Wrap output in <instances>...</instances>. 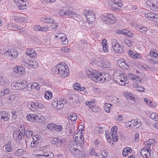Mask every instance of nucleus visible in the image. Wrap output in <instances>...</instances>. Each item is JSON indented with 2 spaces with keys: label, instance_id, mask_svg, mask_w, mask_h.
Returning a JSON list of instances; mask_svg holds the SVG:
<instances>
[{
  "label": "nucleus",
  "instance_id": "f257e3e1",
  "mask_svg": "<svg viewBox=\"0 0 158 158\" xmlns=\"http://www.w3.org/2000/svg\"><path fill=\"white\" fill-rule=\"evenodd\" d=\"M54 68L63 78H65L69 75L68 66L64 63H60Z\"/></svg>",
  "mask_w": 158,
  "mask_h": 158
},
{
  "label": "nucleus",
  "instance_id": "f03ea898",
  "mask_svg": "<svg viewBox=\"0 0 158 158\" xmlns=\"http://www.w3.org/2000/svg\"><path fill=\"white\" fill-rule=\"evenodd\" d=\"M77 145H75V143L70 142L68 145L69 149L71 153L77 158H82L84 156L83 152L79 150Z\"/></svg>",
  "mask_w": 158,
  "mask_h": 158
},
{
  "label": "nucleus",
  "instance_id": "7ed1b4c3",
  "mask_svg": "<svg viewBox=\"0 0 158 158\" xmlns=\"http://www.w3.org/2000/svg\"><path fill=\"white\" fill-rule=\"evenodd\" d=\"M27 86V82L25 80H19L14 82L11 85L12 88L15 90H22Z\"/></svg>",
  "mask_w": 158,
  "mask_h": 158
},
{
  "label": "nucleus",
  "instance_id": "20e7f679",
  "mask_svg": "<svg viewBox=\"0 0 158 158\" xmlns=\"http://www.w3.org/2000/svg\"><path fill=\"white\" fill-rule=\"evenodd\" d=\"M114 76L116 78V81L120 85H125L127 83V77L123 73H119L116 72L114 73Z\"/></svg>",
  "mask_w": 158,
  "mask_h": 158
},
{
  "label": "nucleus",
  "instance_id": "39448f33",
  "mask_svg": "<svg viewBox=\"0 0 158 158\" xmlns=\"http://www.w3.org/2000/svg\"><path fill=\"white\" fill-rule=\"evenodd\" d=\"M83 14L89 24H92L95 21L96 18L95 15L92 11L85 10L83 11Z\"/></svg>",
  "mask_w": 158,
  "mask_h": 158
},
{
  "label": "nucleus",
  "instance_id": "423d86ee",
  "mask_svg": "<svg viewBox=\"0 0 158 158\" xmlns=\"http://www.w3.org/2000/svg\"><path fill=\"white\" fill-rule=\"evenodd\" d=\"M101 19L102 21L109 24H113L116 22V18L111 14H107L106 16L103 15Z\"/></svg>",
  "mask_w": 158,
  "mask_h": 158
},
{
  "label": "nucleus",
  "instance_id": "0eeeda50",
  "mask_svg": "<svg viewBox=\"0 0 158 158\" xmlns=\"http://www.w3.org/2000/svg\"><path fill=\"white\" fill-rule=\"evenodd\" d=\"M59 14L61 16L67 15L73 18L77 16V14L75 12L69 10L65 9V8L60 10L59 12Z\"/></svg>",
  "mask_w": 158,
  "mask_h": 158
},
{
  "label": "nucleus",
  "instance_id": "6e6552de",
  "mask_svg": "<svg viewBox=\"0 0 158 158\" xmlns=\"http://www.w3.org/2000/svg\"><path fill=\"white\" fill-rule=\"evenodd\" d=\"M147 3L152 10L157 11L158 10V0H150L147 1Z\"/></svg>",
  "mask_w": 158,
  "mask_h": 158
},
{
  "label": "nucleus",
  "instance_id": "1a4fd4ad",
  "mask_svg": "<svg viewBox=\"0 0 158 158\" xmlns=\"http://www.w3.org/2000/svg\"><path fill=\"white\" fill-rule=\"evenodd\" d=\"M100 82H106L110 81L111 79V77L109 74L106 73H101L100 77Z\"/></svg>",
  "mask_w": 158,
  "mask_h": 158
},
{
  "label": "nucleus",
  "instance_id": "9d476101",
  "mask_svg": "<svg viewBox=\"0 0 158 158\" xmlns=\"http://www.w3.org/2000/svg\"><path fill=\"white\" fill-rule=\"evenodd\" d=\"M101 73L94 71L91 75L92 77L90 78L93 81L96 82H100V77H101Z\"/></svg>",
  "mask_w": 158,
  "mask_h": 158
},
{
  "label": "nucleus",
  "instance_id": "9b49d317",
  "mask_svg": "<svg viewBox=\"0 0 158 158\" xmlns=\"http://www.w3.org/2000/svg\"><path fill=\"white\" fill-rule=\"evenodd\" d=\"M128 77L130 80H132L137 83L141 82V79L135 75L133 73H129L128 75Z\"/></svg>",
  "mask_w": 158,
  "mask_h": 158
},
{
  "label": "nucleus",
  "instance_id": "f8f14e48",
  "mask_svg": "<svg viewBox=\"0 0 158 158\" xmlns=\"http://www.w3.org/2000/svg\"><path fill=\"white\" fill-rule=\"evenodd\" d=\"M5 54L6 55L9 54L10 56L15 58L17 57L18 55L17 51L14 49H9L5 52Z\"/></svg>",
  "mask_w": 158,
  "mask_h": 158
},
{
  "label": "nucleus",
  "instance_id": "ddd939ff",
  "mask_svg": "<svg viewBox=\"0 0 158 158\" xmlns=\"http://www.w3.org/2000/svg\"><path fill=\"white\" fill-rule=\"evenodd\" d=\"M118 129H111L110 133L111 134L112 139L114 142L118 141V136L117 134Z\"/></svg>",
  "mask_w": 158,
  "mask_h": 158
},
{
  "label": "nucleus",
  "instance_id": "4468645a",
  "mask_svg": "<svg viewBox=\"0 0 158 158\" xmlns=\"http://www.w3.org/2000/svg\"><path fill=\"white\" fill-rule=\"evenodd\" d=\"M13 137L14 139L15 138L17 142H19L22 139V137L18 131H14L13 132Z\"/></svg>",
  "mask_w": 158,
  "mask_h": 158
},
{
  "label": "nucleus",
  "instance_id": "2eb2a0df",
  "mask_svg": "<svg viewBox=\"0 0 158 158\" xmlns=\"http://www.w3.org/2000/svg\"><path fill=\"white\" fill-rule=\"evenodd\" d=\"M157 15L154 13L149 12L145 14V17L149 20L154 22L155 18L156 17Z\"/></svg>",
  "mask_w": 158,
  "mask_h": 158
},
{
  "label": "nucleus",
  "instance_id": "dca6fc26",
  "mask_svg": "<svg viewBox=\"0 0 158 158\" xmlns=\"http://www.w3.org/2000/svg\"><path fill=\"white\" fill-rule=\"evenodd\" d=\"M26 54L31 57H35L36 54L34 50L32 49H28L26 52Z\"/></svg>",
  "mask_w": 158,
  "mask_h": 158
},
{
  "label": "nucleus",
  "instance_id": "f3484780",
  "mask_svg": "<svg viewBox=\"0 0 158 158\" xmlns=\"http://www.w3.org/2000/svg\"><path fill=\"white\" fill-rule=\"evenodd\" d=\"M137 119H138L135 120L132 119L131 121L128 122L127 123H126L125 124L126 127L127 128H134L135 126L137 124V123H136Z\"/></svg>",
  "mask_w": 158,
  "mask_h": 158
},
{
  "label": "nucleus",
  "instance_id": "a211bd4d",
  "mask_svg": "<svg viewBox=\"0 0 158 158\" xmlns=\"http://www.w3.org/2000/svg\"><path fill=\"white\" fill-rule=\"evenodd\" d=\"M40 156L42 157V158H52L53 156L52 153L50 152H45L42 153V155Z\"/></svg>",
  "mask_w": 158,
  "mask_h": 158
},
{
  "label": "nucleus",
  "instance_id": "6ab92c4d",
  "mask_svg": "<svg viewBox=\"0 0 158 158\" xmlns=\"http://www.w3.org/2000/svg\"><path fill=\"white\" fill-rule=\"evenodd\" d=\"M13 71L15 73L22 74L24 72V69L20 66H17L13 69Z\"/></svg>",
  "mask_w": 158,
  "mask_h": 158
},
{
  "label": "nucleus",
  "instance_id": "aec40b11",
  "mask_svg": "<svg viewBox=\"0 0 158 158\" xmlns=\"http://www.w3.org/2000/svg\"><path fill=\"white\" fill-rule=\"evenodd\" d=\"M141 154L143 158H145V157L146 156H150V151L146 150L145 148H143L141 150Z\"/></svg>",
  "mask_w": 158,
  "mask_h": 158
},
{
  "label": "nucleus",
  "instance_id": "412c9836",
  "mask_svg": "<svg viewBox=\"0 0 158 158\" xmlns=\"http://www.w3.org/2000/svg\"><path fill=\"white\" fill-rule=\"evenodd\" d=\"M114 50L117 53H121L123 52V49L119 44L113 47Z\"/></svg>",
  "mask_w": 158,
  "mask_h": 158
},
{
  "label": "nucleus",
  "instance_id": "4be33fe9",
  "mask_svg": "<svg viewBox=\"0 0 158 158\" xmlns=\"http://www.w3.org/2000/svg\"><path fill=\"white\" fill-rule=\"evenodd\" d=\"M5 149L6 152H10L11 151L12 148L10 142H8L3 147V149Z\"/></svg>",
  "mask_w": 158,
  "mask_h": 158
},
{
  "label": "nucleus",
  "instance_id": "5701e85b",
  "mask_svg": "<svg viewBox=\"0 0 158 158\" xmlns=\"http://www.w3.org/2000/svg\"><path fill=\"white\" fill-rule=\"evenodd\" d=\"M41 20L43 22L46 23H53L54 22V19L52 18H42Z\"/></svg>",
  "mask_w": 158,
  "mask_h": 158
},
{
  "label": "nucleus",
  "instance_id": "b1692460",
  "mask_svg": "<svg viewBox=\"0 0 158 158\" xmlns=\"http://www.w3.org/2000/svg\"><path fill=\"white\" fill-rule=\"evenodd\" d=\"M47 128H62V126L61 125L59 126L53 123H49L47 126Z\"/></svg>",
  "mask_w": 158,
  "mask_h": 158
},
{
  "label": "nucleus",
  "instance_id": "393cba45",
  "mask_svg": "<svg viewBox=\"0 0 158 158\" xmlns=\"http://www.w3.org/2000/svg\"><path fill=\"white\" fill-rule=\"evenodd\" d=\"M81 130L79 129L78 131H77V130L76 131V133H75L74 135L75 138H77L78 137L80 138V137H83V133H82V131H84V129H81Z\"/></svg>",
  "mask_w": 158,
  "mask_h": 158
},
{
  "label": "nucleus",
  "instance_id": "a878e982",
  "mask_svg": "<svg viewBox=\"0 0 158 158\" xmlns=\"http://www.w3.org/2000/svg\"><path fill=\"white\" fill-rule=\"evenodd\" d=\"M15 96L14 95L11 94L8 96L7 98V100L9 104H11L15 99Z\"/></svg>",
  "mask_w": 158,
  "mask_h": 158
},
{
  "label": "nucleus",
  "instance_id": "bb28decb",
  "mask_svg": "<svg viewBox=\"0 0 158 158\" xmlns=\"http://www.w3.org/2000/svg\"><path fill=\"white\" fill-rule=\"evenodd\" d=\"M83 140L84 138L83 137H80V138L78 137L77 138H75V142H71L75 143V145H77L78 144H81L83 142Z\"/></svg>",
  "mask_w": 158,
  "mask_h": 158
},
{
  "label": "nucleus",
  "instance_id": "cd10ccee",
  "mask_svg": "<svg viewBox=\"0 0 158 158\" xmlns=\"http://www.w3.org/2000/svg\"><path fill=\"white\" fill-rule=\"evenodd\" d=\"M26 6V4L25 3L24 0H22L20 3L17 4V6L19 10H22L25 9V7Z\"/></svg>",
  "mask_w": 158,
  "mask_h": 158
},
{
  "label": "nucleus",
  "instance_id": "c85d7f7f",
  "mask_svg": "<svg viewBox=\"0 0 158 158\" xmlns=\"http://www.w3.org/2000/svg\"><path fill=\"white\" fill-rule=\"evenodd\" d=\"M68 117L69 119L72 121H75L77 118V115L74 113L70 114L68 116Z\"/></svg>",
  "mask_w": 158,
  "mask_h": 158
},
{
  "label": "nucleus",
  "instance_id": "c756f323",
  "mask_svg": "<svg viewBox=\"0 0 158 158\" xmlns=\"http://www.w3.org/2000/svg\"><path fill=\"white\" fill-rule=\"evenodd\" d=\"M111 106V104L106 103L104 106V110L107 113H109L110 111V108Z\"/></svg>",
  "mask_w": 158,
  "mask_h": 158
},
{
  "label": "nucleus",
  "instance_id": "7c9ffc66",
  "mask_svg": "<svg viewBox=\"0 0 158 158\" xmlns=\"http://www.w3.org/2000/svg\"><path fill=\"white\" fill-rule=\"evenodd\" d=\"M61 41L63 42L64 44H68V41L67 37L66 36L65 34H63V35L60 37Z\"/></svg>",
  "mask_w": 158,
  "mask_h": 158
},
{
  "label": "nucleus",
  "instance_id": "2f4dec72",
  "mask_svg": "<svg viewBox=\"0 0 158 158\" xmlns=\"http://www.w3.org/2000/svg\"><path fill=\"white\" fill-rule=\"evenodd\" d=\"M44 97L46 99L49 100L52 98V94L50 92L46 91L44 94Z\"/></svg>",
  "mask_w": 158,
  "mask_h": 158
},
{
  "label": "nucleus",
  "instance_id": "473e14b6",
  "mask_svg": "<svg viewBox=\"0 0 158 158\" xmlns=\"http://www.w3.org/2000/svg\"><path fill=\"white\" fill-rule=\"evenodd\" d=\"M111 65V64L109 61L108 60H106L104 61L102 67L104 68H106L110 67Z\"/></svg>",
  "mask_w": 158,
  "mask_h": 158
},
{
  "label": "nucleus",
  "instance_id": "72a5a7b5",
  "mask_svg": "<svg viewBox=\"0 0 158 158\" xmlns=\"http://www.w3.org/2000/svg\"><path fill=\"white\" fill-rule=\"evenodd\" d=\"M137 29L138 30L143 34H145L148 30L147 28L145 27H139L137 28Z\"/></svg>",
  "mask_w": 158,
  "mask_h": 158
},
{
  "label": "nucleus",
  "instance_id": "f704fd0d",
  "mask_svg": "<svg viewBox=\"0 0 158 158\" xmlns=\"http://www.w3.org/2000/svg\"><path fill=\"white\" fill-rule=\"evenodd\" d=\"M150 118L155 121L157 120L158 118V114L155 113H152L150 115Z\"/></svg>",
  "mask_w": 158,
  "mask_h": 158
},
{
  "label": "nucleus",
  "instance_id": "c9c22d12",
  "mask_svg": "<svg viewBox=\"0 0 158 158\" xmlns=\"http://www.w3.org/2000/svg\"><path fill=\"white\" fill-rule=\"evenodd\" d=\"M147 60L149 62L151 63L152 64H158V62L156 60H154V58H152L151 59L147 58Z\"/></svg>",
  "mask_w": 158,
  "mask_h": 158
},
{
  "label": "nucleus",
  "instance_id": "e433bc0d",
  "mask_svg": "<svg viewBox=\"0 0 158 158\" xmlns=\"http://www.w3.org/2000/svg\"><path fill=\"white\" fill-rule=\"evenodd\" d=\"M28 106L29 109L32 111H35L37 110V108H36L34 102H32Z\"/></svg>",
  "mask_w": 158,
  "mask_h": 158
},
{
  "label": "nucleus",
  "instance_id": "4c0bfd02",
  "mask_svg": "<svg viewBox=\"0 0 158 158\" xmlns=\"http://www.w3.org/2000/svg\"><path fill=\"white\" fill-rule=\"evenodd\" d=\"M124 42L129 47H131L132 45V43L131 41L127 39H125L124 40Z\"/></svg>",
  "mask_w": 158,
  "mask_h": 158
},
{
  "label": "nucleus",
  "instance_id": "58836bf2",
  "mask_svg": "<svg viewBox=\"0 0 158 158\" xmlns=\"http://www.w3.org/2000/svg\"><path fill=\"white\" fill-rule=\"evenodd\" d=\"M60 50L65 53L69 52H70V48L67 47H62L60 49Z\"/></svg>",
  "mask_w": 158,
  "mask_h": 158
},
{
  "label": "nucleus",
  "instance_id": "ea45409f",
  "mask_svg": "<svg viewBox=\"0 0 158 158\" xmlns=\"http://www.w3.org/2000/svg\"><path fill=\"white\" fill-rule=\"evenodd\" d=\"M30 65L32 66L33 67H36L38 65V63L35 60V61H30L29 62Z\"/></svg>",
  "mask_w": 158,
  "mask_h": 158
},
{
  "label": "nucleus",
  "instance_id": "a19ab883",
  "mask_svg": "<svg viewBox=\"0 0 158 158\" xmlns=\"http://www.w3.org/2000/svg\"><path fill=\"white\" fill-rule=\"evenodd\" d=\"M135 87L136 88L137 90L141 92H143L144 91L145 88L143 87L139 86L138 85H135Z\"/></svg>",
  "mask_w": 158,
  "mask_h": 158
},
{
  "label": "nucleus",
  "instance_id": "79ce46f5",
  "mask_svg": "<svg viewBox=\"0 0 158 158\" xmlns=\"http://www.w3.org/2000/svg\"><path fill=\"white\" fill-rule=\"evenodd\" d=\"M125 96L127 98L129 99H134V97L133 96L132 94L129 93H127L125 94Z\"/></svg>",
  "mask_w": 158,
  "mask_h": 158
},
{
  "label": "nucleus",
  "instance_id": "37998d69",
  "mask_svg": "<svg viewBox=\"0 0 158 158\" xmlns=\"http://www.w3.org/2000/svg\"><path fill=\"white\" fill-rule=\"evenodd\" d=\"M86 73L88 75V76L89 78H91V75L94 72V71L91 70L89 69H87L86 71Z\"/></svg>",
  "mask_w": 158,
  "mask_h": 158
},
{
  "label": "nucleus",
  "instance_id": "c03bdc74",
  "mask_svg": "<svg viewBox=\"0 0 158 158\" xmlns=\"http://www.w3.org/2000/svg\"><path fill=\"white\" fill-rule=\"evenodd\" d=\"M136 123H137V124L134 127L135 128H138L142 125V123L140 122V120L139 119H137Z\"/></svg>",
  "mask_w": 158,
  "mask_h": 158
},
{
  "label": "nucleus",
  "instance_id": "a18cd8bd",
  "mask_svg": "<svg viewBox=\"0 0 158 158\" xmlns=\"http://www.w3.org/2000/svg\"><path fill=\"white\" fill-rule=\"evenodd\" d=\"M57 105V109L58 110H61L64 106V104L62 103V102L61 101H59L58 102Z\"/></svg>",
  "mask_w": 158,
  "mask_h": 158
},
{
  "label": "nucleus",
  "instance_id": "49530a36",
  "mask_svg": "<svg viewBox=\"0 0 158 158\" xmlns=\"http://www.w3.org/2000/svg\"><path fill=\"white\" fill-rule=\"evenodd\" d=\"M86 105L89 106V108L93 107L94 106V103L93 102H86L85 103Z\"/></svg>",
  "mask_w": 158,
  "mask_h": 158
},
{
  "label": "nucleus",
  "instance_id": "de8ad7c7",
  "mask_svg": "<svg viewBox=\"0 0 158 158\" xmlns=\"http://www.w3.org/2000/svg\"><path fill=\"white\" fill-rule=\"evenodd\" d=\"M33 114H29V115H28L27 116V118L28 120H29L30 121L32 122L34 120V117L33 116H32V115H33Z\"/></svg>",
  "mask_w": 158,
  "mask_h": 158
},
{
  "label": "nucleus",
  "instance_id": "09e8293b",
  "mask_svg": "<svg viewBox=\"0 0 158 158\" xmlns=\"http://www.w3.org/2000/svg\"><path fill=\"white\" fill-rule=\"evenodd\" d=\"M10 92V90L8 89H6L4 90L3 91H2L1 93V95L3 96L5 94H7Z\"/></svg>",
  "mask_w": 158,
  "mask_h": 158
},
{
  "label": "nucleus",
  "instance_id": "8fccbe9b",
  "mask_svg": "<svg viewBox=\"0 0 158 158\" xmlns=\"http://www.w3.org/2000/svg\"><path fill=\"white\" fill-rule=\"evenodd\" d=\"M25 135L27 137L30 136H32L33 135V132L32 131L27 130L26 131Z\"/></svg>",
  "mask_w": 158,
  "mask_h": 158
},
{
  "label": "nucleus",
  "instance_id": "3c124183",
  "mask_svg": "<svg viewBox=\"0 0 158 158\" xmlns=\"http://www.w3.org/2000/svg\"><path fill=\"white\" fill-rule=\"evenodd\" d=\"M73 87L75 90H78L79 89L80 87H81V85L80 84L76 83L74 84Z\"/></svg>",
  "mask_w": 158,
  "mask_h": 158
},
{
  "label": "nucleus",
  "instance_id": "603ef678",
  "mask_svg": "<svg viewBox=\"0 0 158 158\" xmlns=\"http://www.w3.org/2000/svg\"><path fill=\"white\" fill-rule=\"evenodd\" d=\"M147 104H148L149 106L152 107H155L156 106V105L155 103L150 101H149V103H147Z\"/></svg>",
  "mask_w": 158,
  "mask_h": 158
},
{
  "label": "nucleus",
  "instance_id": "864d4df0",
  "mask_svg": "<svg viewBox=\"0 0 158 158\" xmlns=\"http://www.w3.org/2000/svg\"><path fill=\"white\" fill-rule=\"evenodd\" d=\"M32 116H33L34 117V120H35L36 122H38V123H40V121H41L39 120V118L40 117L37 116L36 115L33 114V115H32Z\"/></svg>",
  "mask_w": 158,
  "mask_h": 158
},
{
  "label": "nucleus",
  "instance_id": "5fc2aeb1",
  "mask_svg": "<svg viewBox=\"0 0 158 158\" xmlns=\"http://www.w3.org/2000/svg\"><path fill=\"white\" fill-rule=\"evenodd\" d=\"M150 54L151 56H153L154 57L156 58L158 56V54L154 52H150Z\"/></svg>",
  "mask_w": 158,
  "mask_h": 158
},
{
  "label": "nucleus",
  "instance_id": "6e6d98bb",
  "mask_svg": "<svg viewBox=\"0 0 158 158\" xmlns=\"http://www.w3.org/2000/svg\"><path fill=\"white\" fill-rule=\"evenodd\" d=\"M51 27L52 28L54 29L55 30H57L58 28V25L57 23H53V24L51 25Z\"/></svg>",
  "mask_w": 158,
  "mask_h": 158
},
{
  "label": "nucleus",
  "instance_id": "4d7b16f0",
  "mask_svg": "<svg viewBox=\"0 0 158 158\" xmlns=\"http://www.w3.org/2000/svg\"><path fill=\"white\" fill-rule=\"evenodd\" d=\"M151 146V144L148 143L145 145L144 148H145L146 150L150 151H151V150L150 149V147Z\"/></svg>",
  "mask_w": 158,
  "mask_h": 158
},
{
  "label": "nucleus",
  "instance_id": "13d9d810",
  "mask_svg": "<svg viewBox=\"0 0 158 158\" xmlns=\"http://www.w3.org/2000/svg\"><path fill=\"white\" fill-rule=\"evenodd\" d=\"M107 153L106 151H103L102 152V158H106L107 156Z\"/></svg>",
  "mask_w": 158,
  "mask_h": 158
},
{
  "label": "nucleus",
  "instance_id": "bf43d9fd",
  "mask_svg": "<svg viewBox=\"0 0 158 158\" xmlns=\"http://www.w3.org/2000/svg\"><path fill=\"white\" fill-rule=\"evenodd\" d=\"M126 36L129 37H132L134 36V34L131 31L128 30Z\"/></svg>",
  "mask_w": 158,
  "mask_h": 158
},
{
  "label": "nucleus",
  "instance_id": "052dcab7",
  "mask_svg": "<svg viewBox=\"0 0 158 158\" xmlns=\"http://www.w3.org/2000/svg\"><path fill=\"white\" fill-rule=\"evenodd\" d=\"M57 140L58 138L55 137L52 139V142L53 144H58V143H57Z\"/></svg>",
  "mask_w": 158,
  "mask_h": 158
},
{
  "label": "nucleus",
  "instance_id": "680f3d73",
  "mask_svg": "<svg viewBox=\"0 0 158 158\" xmlns=\"http://www.w3.org/2000/svg\"><path fill=\"white\" fill-rule=\"evenodd\" d=\"M38 144V142L36 141H33L32 142L31 144V147H34L37 145Z\"/></svg>",
  "mask_w": 158,
  "mask_h": 158
},
{
  "label": "nucleus",
  "instance_id": "e2e57ef3",
  "mask_svg": "<svg viewBox=\"0 0 158 158\" xmlns=\"http://www.w3.org/2000/svg\"><path fill=\"white\" fill-rule=\"evenodd\" d=\"M103 46V49L104 52H107L108 51V49L107 48L106 46V43H102Z\"/></svg>",
  "mask_w": 158,
  "mask_h": 158
},
{
  "label": "nucleus",
  "instance_id": "0e129e2a",
  "mask_svg": "<svg viewBox=\"0 0 158 158\" xmlns=\"http://www.w3.org/2000/svg\"><path fill=\"white\" fill-rule=\"evenodd\" d=\"M58 102H52V106L55 108H56L57 109V107L58 106Z\"/></svg>",
  "mask_w": 158,
  "mask_h": 158
},
{
  "label": "nucleus",
  "instance_id": "69168bd1",
  "mask_svg": "<svg viewBox=\"0 0 158 158\" xmlns=\"http://www.w3.org/2000/svg\"><path fill=\"white\" fill-rule=\"evenodd\" d=\"M16 152L18 153V155H21L23 153L24 151L22 149H19L17 150Z\"/></svg>",
  "mask_w": 158,
  "mask_h": 158
},
{
  "label": "nucleus",
  "instance_id": "338daca9",
  "mask_svg": "<svg viewBox=\"0 0 158 158\" xmlns=\"http://www.w3.org/2000/svg\"><path fill=\"white\" fill-rule=\"evenodd\" d=\"M111 43L113 47L118 44L117 41L115 39H112L111 40Z\"/></svg>",
  "mask_w": 158,
  "mask_h": 158
},
{
  "label": "nucleus",
  "instance_id": "774afa93",
  "mask_svg": "<svg viewBox=\"0 0 158 158\" xmlns=\"http://www.w3.org/2000/svg\"><path fill=\"white\" fill-rule=\"evenodd\" d=\"M64 143L63 142V139L61 137H60L59 138H58V140L57 141V143L58 144L59 143H60L61 144H62Z\"/></svg>",
  "mask_w": 158,
  "mask_h": 158
}]
</instances>
